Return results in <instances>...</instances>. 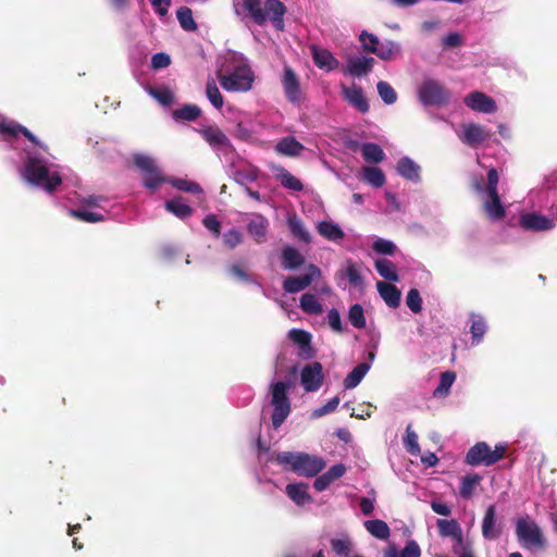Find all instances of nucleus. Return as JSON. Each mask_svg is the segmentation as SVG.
Here are the masks:
<instances>
[{"instance_id": "1", "label": "nucleus", "mask_w": 557, "mask_h": 557, "mask_svg": "<svg viewBox=\"0 0 557 557\" xmlns=\"http://www.w3.org/2000/svg\"><path fill=\"white\" fill-rule=\"evenodd\" d=\"M244 10L257 25H264L268 17L277 30H284L285 4L280 0H265L264 9L260 0H242Z\"/></svg>"}, {"instance_id": "2", "label": "nucleus", "mask_w": 557, "mask_h": 557, "mask_svg": "<svg viewBox=\"0 0 557 557\" xmlns=\"http://www.w3.org/2000/svg\"><path fill=\"white\" fill-rule=\"evenodd\" d=\"M24 176L29 183L41 186L48 191L55 190L62 183L59 173H50L46 163L36 157L27 159Z\"/></svg>"}, {"instance_id": "3", "label": "nucleus", "mask_w": 557, "mask_h": 557, "mask_svg": "<svg viewBox=\"0 0 557 557\" xmlns=\"http://www.w3.org/2000/svg\"><path fill=\"white\" fill-rule=\"evenodd\" d=\"M216 76L221 87L226 91L233 92L249 91L255 81V74L247 64L236 66L231 74H223L219 71Z\"/></svg>"}, {"instance_id": "4", "label": "nucleus", "mask_w": 557, "mask_h": 557, "mask_svg": "<svg viewBox=\"0 0 557 557\" xmlns=\"http://www.w3.org/2000/svg\"><path fill=\"white\" fill-rule=\"evenodd\" d=\"M499 175L496 169L492 168L487 172V183L485 193L487 199L483 202V209L488 219L493 221L503 220L506 215V209L500 201L498 194Z\"/></svg>"}, {"instance_id": "5", "label": "nucleus", "mask_w": 557, "mask_h": 557, "mask_svg": "<svg viewBox=\"0 0 557 557\" xmlns=\"http://www.w3.org/2000/svg\"><path fill=\"white\" fill-rule=\"evenodd\" d=\"M506 446L497 444L494 449L485 442H479L473 445L465 457V462L469 466L484 465L486 467L495 465L504 458Z\"/></svg>"}, {"instance_id": "6", "label": "nucleus", "mask_w": 557, "mask_h": 557, "mask_svg": "<svg viewBox=\"0 0 557 557\" xmlns=\"http://www.w3.org/2000/svg\"><path fill=\"white\" fill-rule=\"evenodd\" d=\"M134 163L144 172L143 184L149 190L154 191L161 184L166 182L169 183L170 178L162 174L152 158L144 154H137L134 157Z\"/></svg>"}, {"instance_id": "7", "label": "nucleus", "mask_w": 557, "mask_h": 557, "mask_svg": "<svg viewBox=\"0 0 557 557\" xmlns=\"http://www.w3.org/2000/svg\"><path fill=\"white\" fill-rule=\"evenodd\" d=\"M292 385H272L273 406L272 424L274 429H278L290 413V400L288 398V389Z\"/></svg>"}, {"instance_id": "8", "label": "nucleus", "mask_w": 557, "mask_h": 557, "mask_svg": "<svg viewBox=\"0 0 557 557\" xmlns=\"http://www.w3.org/2000/svg\"><path fill=\"white\" fill-rule=\"evenodd\" d=\"M424 106H444L450 99L449 90L438 81L425 79L418 91Z\"/></svg>"}, {"instance_id": "9", "label": "nucleus", "mask_w": 557, "mask_h": 557, "mask_svg": "<svg viewBox=\"0 0 557 557\" xmlns=\"http://www.w3.org/2000/svg\"><path fill=\"white\" fill-rule=\"evenodd\" d=\"M516 534L524 547H543L545 540L539 525L528 519H519L516 525Z\"/></svg>"}, {"instance_id": "10", "label": "nucleus", "mask_w": 557, "mask_h": 557, "mask_svg": "<svg viewBox=\"0 0 557 557\" xmlns=\"http://www.w3.org/2000/svg\"><path fill=\"white\" fill-rule=\"evenodd\" d=\"M321 275L320 269L314 264L307 267V273L299 276H287L283 281V289L288 294H296L306 289L314 278Z\"/></svg>"}, {"instance_id": "11", "label": "nucleus", "mask_w": 557, "mask_h": 557, "mask_svg": "<svg viewBox=\"0 0 557 557\" xmlns=\"http://www.w3.org/2000/svg\"><path fill=\"white\" fill-rule=\"evenodd\" d=\"M325 468V461L306 453H298L294 472L304 476H315Z\"/></svg>"}, {"instance_id": "12", "label": "nucleus", "mask_w": 557, "mask_h": 557, "mask_svg": "<svg viewBox=\"0 0 557 557\" xmlns=\"http://www.w3.org/2000/svg\"><path fill=\"white\" fill-rule=\"evenodd\" d=\"M282 86L289 102L297 104L301 102L302 92L299 78L295 71L288 65H285L283 70Z\"/></svg>"}, {"instance_id": "13", "label": "nucleus", "mask_w": 557, "mask_h": 557, "mask_svg": "<svg viewBox=\"0 0 557 557\" xmlns=\"http://www.w3.org/2000/svg\"><path fill=\"white\" fill-rule=\"evenodd\" d=\"M336 280L338 281V286H341L342 280H347L349 284L359 289H364V278L360 272V265L348 259L345 262V269L336 272Z\"/></svg>"}, {"instance_id": "14", "label": "nucleus", "mask_w": 557, "mask_h": 557, "mask_svg": "<svg viewBox=\"0 0 557 557\" xmlns=\"http://www.w3.org/2000/svg\"><path fill=\"white\" fill-rule=\"evenodd\" d=\"M492 137V133L484 126L475 123L463 125V133L460 136L462 143L470 147H478Z\"/></svg>"}, {"instance_id": "15", "label": "nucleus", "mask_w": 557, "mask_h": 557, "mask_svg": "<svg viewBox=\"0 0 557 557\" xmlns=\"http://www.w3.org/2000/svg\"><path fill=\"white\" fill-rule=\"evenodd\" d=\"M463 101L468 108L476 112L493 113L497 110L495 100L481 91L469 94Z\"/></svg>"}, {"instance_id": "16", "label": "nucleus", "mask_w": 557, "mask_h": 557, "mask_svg": "<svg viewBox=\"0 0 557 557\" xmlns=\"http://www.w3.org/2000/svg\"><path fill=\"white\" fill-rule=\"evenodd\" d=\"M520 224L529 231H546L554 226L553 220L537 213H523L520 216Z\"/></svg>"}, {"instance_id": "17", "label": "nucleus", "mask_w": 557, "mask_h": 557, "mask_svg": "<svg viewBox=\"0 0 557 557\" xmlns=\"http://www.w3.org/2000/svg\"><path fill=\"white\" fill-rule=\"evenodd\" d=\"M346 473V466L344 463H336L332 466L325 473L319 475L314 482L313 487L318 492L325 491L332 482L342 478Z\"/></svg>"}, {"instance_id": "18", "label": "nucleus", "mask_w": 557, "mask_h": 557, "mask_svg": "<svg viewBox=\"0 0 557 557\" xmlns=\"http://www.w3.org/2000/svg\"><path fill=\"white\" fill-rule=\"evenodd\" d=\"M202 138L215 149L230 148L231 141L218 126H208L200 132Z\"/></svg>"}, {"instance_id": "19", "label": "nucleus", "mask_w": 557, "mask_h": 557, "mask_svg": "<svg viewBox=\"0 0 557 557\" xmlns=\"http://www.w3.org/2000/svg\"><path fill=\"white\" fill-rule=\"evenodd\" d=\"M482 535L486 540H496L500 535V530L496 527V508L490 505L484 513L482 521Z\"/></svg>"}, {"instance_id": "20", "label": "nucleus", "mask_w": 557, "mask_h": 557, "mask_svg": "<svg viewBox=\"0 0 557 557\" xmlns=\"http://www.w3.org/2000/svg\"><path fill=\"white\" fill-rule=\"evenodd\" d=\"M343 94L345 99L359 112L366 113L369 111L370 107L361 87L355 85L352 87H344Z\"/></svg>"}, {"instance_id": "21", "label": "nucleus", "mask_w": 557, "mask_h": 557, "mask_svg": "<svg viewBox=\"0 0 557 557\" xmlns=\"http://www.w3.org/2000/svg\"><path fill=\"white\" fill-rule=\"evenodd\" d=\"M376 288L385 304L391 308H397L400 305V290L393 284L380 281Z\"/></svg>"}, {"instance_id": "22", "label": "nucleus", "mask_w": 557, "mask_h": 557, "mask_svg": "<svg viewBox=\"0 0 557 557\" xmlns=\"http://www.w3.org/2000/svg\"><path fill=\"white\" fill-rule=\"evenodd\" d=\"M436 525L442 537H451L454 542H460L463 537L462 529L456 519H438Z\"/></svg>"}, {"instance_id": "23", "label": "nucleus", "mask_w": 557, "mask_h": 557, "mask_svg": "<svg viewBox=\"0 0 557 557\" xmlns=\"http://www.w3.org/2000/svg\"><path fill=\"white\" fill-rule=\"evenodd\" d=\"M304 150L305 146L293 136L282 138L275 146L277 153L287 157L300 156Z\"/></svg>"}, {"instance_id": "24", "label": "nucleus", "mask_w": 557, "mask_h": 557, "mask_svg": "<svg viewBox=\"0 0 557 557\" xmlns=\"http://www.w3.org/2000/svg\"><path fill=\"white\" fill-rule=\"evenodd\" d=\"M285 492L287 496L298 506H302L312 502V497L308 493L307 483H292L287 484Z\"/></svg>"}, {"instance_id": "25", "label": "nucleus", "mask_w": 557, "mask_h": 557, "mask_svg": "<svg viewBox=\"0 0 557 557\" xmlns=\"http://www.w3.org/2000/svg\"><path fill=\"white\" fill-rule=\"evenodd\" d=\"M269 227V221L261 214L256 215L247 224L248 233L260 244L265 240L267 232Z\"/></svg>"}, {"instance_id": "26", "label": "nucleus", "mask_w": 557, "mask_h": 557, "mask_svg": "<svg viewBox=\"0 0 557 557\" xmlns=\"http://www.w3.org/2000/svg\"><path fill=\"white\" fill-rule=\"evenodd\" d=\"M282 265L286 270H296L305 263V257L294 247L286 246L281 253Z\"/></svg>"}, {"instance_id": "27", "label": "nucleus", "mask_w": 557, "mask_h": 557, "mask_svg": "<svg viewBox=\"0 0 557 557\" xmlns=\"http://www.w3.org/2000/svg\"><path fill=\"white\" fill-rule=\"evenodd\" d=\"M0 133L1 134H7V135H10L12 137H15L17 136L18 134H23L30 143L39 146L40 148H42V145L38 141V139L36 138V136L29 131L27 129L26 127L17 124V123H7V122H2L0 123Z\"/></svg>"}, {"instance_id": "28", "label": "nucleus", "mask_w": 557, "mask_h": 557, "mask_svg": "<svg viewBox=\"0 0 557 557\" xmlns=\"http://www.w3.org/2000/svg\"><path fill=\"white\" fill-rule=\"evenodd\" d=\"M374 59L371 57L354 58L348 61V71L352 76L367 75L372 71Z\"/></svg>"}, {"instance_id": "29", "label": "nucleus", "mask_w": 557, "mask_h": 557, "mask_svg": "<svg viewBox=\"0 0 557 557\" xmlns=\"http://www.w3.org/2000/svg\"><path fill=\"white\" fill-rule=\"evenodd\" d=\"M397 171L408 181L417 182L420 180V166L408 157H403L398 161Z\"/></svg>"}, {"instance_id": "30", "label": "nucleus", "mask_w": 557, "mask_h": 557, "mask_svg": "<svg viewBox=\"0 0 557 557\" xmlns=\"http://www.w3.org/2000/svg\"><path fill=\"white\" fill-rule=\"evenodd\" d=\"M323 367L320 362L308 363L301 370L300 383H322Z\"/></svg>"}, {"instance_id": "31", "label": "nucleus", "mask_w": 557, "mask_h": 557, "mask_svg": "<svg viewBox=\"0 0 557 557\" xmlns=\"http://www.w3.org/2000/svg\"><path fill=\"white\" fill-rule=\"evenodd\" d=\"M317 230L321 236L331 242H338L345 237L344 231L339 225L331 221H322L317 225Z\"/></svg>"}, {"instance_id": "32", "label": "nucleus", "mask_w": 557, "mask_h": 557, "mask_svg": "<svg viewBox=\"0 0 557 557\" xmlns=\"http://www.w3.org/2000/svg\"><path fill=\"white\" fill-rule=\"evenodd\" d=\"M377 273L389 282H398L399 275L395 263L388 259H379L374 263Z\"/></svg>"}, {"instance_id": "33", "label": "nucleus", "mask_w": 557, "mask_h": 557, "mask_svg": "<svg viewBox=\"0 0 557 557\" xmlns=\"http://www.w3.org/2000/svg\"><path fill=\"white\" fill-rule=\"evenodd\" d=\"M287 224L292 234L304 243L311 239L310 233L306 230L301 219L294 213L287 218Z\"/></svg>"}, {"instance_id": "34", "label": "nucleus", "mask_w": 557, "mask_h": 557, "mask_svg": "<svg viewBox=\"0 0 557 557\" xmlns=\"http://www.w3.org/2000/svg\"><path fill=\"white\" fill-rule=\"evenodd\" d=\"M481 480L482 476L476 473L462 476L460 480L459 495L465 499L471 498Z\"/></svg>"}, {"instance_id": "35", "label": "nucleus", "mask_w": 557, "mask_h": 557, "mask_svg": "<svg viewBox=\"0 0 557 557\" xmlns=\"http://www.w3.org/2000/svg\"><path fill=\"white\" fill-rule=\"evenodd\" d=\"M399 47L396 42L387 40L377 47H369L368 52L376 54L381 60H391L398 52Z\"/></svg>"}, {"instance_id": "36", "label": "nucleus", "mask_w": 557, "mask_h": 557, "mask_svg": "<svg viewBox=\"0 0 557 557\" xmlns=\"http://www.w3.org/2000/svg\"><path fill=\"white\" fill-rule=\"evenodd\" d=\"M487 325L484 318L480 314H471V326L470 333L472 336L473 344H480L483 339L484 334L486 333Z\"/></svg>"}, {"instance_id": "37", "label": "nucleus", "mask_w": 557, "mask_h": 557, "mask_svg": "<svg viewBox=\"0 0 557 557\" xmlns=\"http://www.w3.org/2000/svg\"><path fill=\"white\" fill-rule=\"evenodd\" d=\"M276 177L280 181L281 185L286 189L293 191H301L304 189V184L301 183V181L294 176L284 168H281L278 170Z\"/></svg>"}, {"instance_id": "38", "label": "nucleus", "mask_w": 557, "mask_h": 557, "mask_svg": "<svg viewBox=\"0 0 557 557\" xmlns=\"http://www.w3.org/2000/svg\"><path fill=\"white\" fill-rule=\"evenodd\" d=\"M361 153L367 162L380 163L384 160L385 153L383 149L374 143H366L361 147Z\"/></svg>"}, {"instance_id": "39", "label": "nucleus", "mask_w": 557, "mask_h": 557, "mask_svg": "<svg viewBox=\"0 0 557 557\" xmlns=\"http://www.w3.org/2000/svg\"><path fill=\"white\" fill-rule=\"evenodd\" d=\"M367 531L376 539L386 540L389 536L387 523L380 519L368 520L364 522Z\"/></svg>"}, {"instance_id": "40", "label": "nucleus", "mask_w": 557, "mask_h": 557, "mask_svg": "<svg viewBox=\"0 0 557 557\" xmlns=\"http://www.w3.org/2000/svg\"><path fill=\"white\" fill-rule=\"evenodd\" d=\"M165 209L176 215L180 219L189 218L193 213V209L182 201V198H174L165 202Z\"/></svg>"}, {"instance_id": "41", "label": "nucleus", "mask_w": 557, "mask_h": 557, "mask_svg": "<svg viewBox=\"0 0 557 557\" xmlns=\"http://www.w3.org/2000/svg\"><path fill=\"white\" fill-rule=\"evenodd\" d=\"M176 17L181 27L186 32H195L198 25L194 20L193 11L188 7H181L176 11Z\"/></svg>"}, {"instance_id": "42", "label": "nucleus", "mask_w": 557, "mask_h": 557, "mask_svg": "<svg viewBox=\"0 0 557 557\" xmlns=\"http://www.w3.org/2000/svg\"><path fill=\"white\" fill-rule=\"evenodd\" d=\"M301 310L308 314H320L323 311L322 305L319 302L315 295L306 293L300 297Z\"/></svg>"}, {"instance_id": "43", "label": "nucleus", "mask_w": 557, "mask_h": 557, "mask_svg": "<svg viewBox=\"0 0 557 557\" xmlns=\"http://www.w3.org/2000/svg\"><path fill=\"white\" fill-rule=\"evenodd\" d=\"M201 115V109L196 104H184L173 111V117L178 121H196Z\"/></svg>"}, {"instance_id": "44", "label": "nucleus", "mask_w": 557, "mask_h": 557, "mask_svg": "<svg viewBox=\"0 0 557 557\" xmlns=\"http://www.w3.org/2000/svg\"><path fill=\"white\" fill-rule=\"evenodd\" d=\"M314 64L320 69L333 70L337 65V60L327 50H313Z\"/></svg>"}, {"instance_id": "45", "label": "nucleus", "mask_w": 557, "mask_h": 557, "mask_svg": "<svg viewBox=\"0 0 557 557\" xmlns=\"http://www.w3.org/2000/svg\"><path fill=\"white\" fill-rule=\"evenodd\" d=\"M206 96L212 106L216 109H221L224 104V98L220 92L216 83L213 78H208L206 84Z\"/></svg>"}, {"instance_id": "46", "label": "nucleus", "mask_w": 557, "mask_h": 557, "mask_svg": "<svg viewBox=\"0 0 557 557\" xmlns=\"http://www.w3.org/2000/svg\"><path fill=\"white\" fill-rule=\"evenodd\" d=\"M363 180L373 187H382L385 183V175L379 168L367 166L363 168Z\"/></svg>"}, {"instance_id": "47", "label": "nucleus", "mask_w": 557, "mask_h": 557, "mask_svg": "<svg viewBox=\"0 0 557 557\" xmlns=\"http://www.w3.org/2000/svg\"><path fill=\"white\" fill-rule=\"evenodd\" d=\"M149 95L153 97L158 102L163 106H171L174 102V95L170 88L165 86L150 87L148 90Z\"/></svg>"}, {"instance_id": "48", "label": "nucleus", "mask_w": 557, "mask_h": 557, "mask_svg": "<svg viewBox=\"0 0 557 557\" xmlns=\"http://www.w3.org/2000/svg\"><path fill=\"white\" fill-rule=\"evenodd\" d=\"M348 319L351 325L356 329L366 327V317L361 305L355 304L349 308Z\"/></svg>"}, {"instance_id": "49", "label": "nucleus", "mask_w": 557, "mask_h": 557, "mask_svg": "<svg viewBox=\"0 0 557 557\" xmlns=\"http://www.w3.org/2000/svg\"><path fill=\"white\" fill-rule=\"evenodd\" d=\"M169 183L177 188L178 190L190 193V194H200L202 193L201 186L191 181L183 180V178H170Z\"/></svg>"}, {"instance_id": "50", "label": "nucleus", "mask_w": 557, "mask_h": 557, "mask_svg": "<svg viewBox=\"0 0 557 557\" xmlns=\"http://www.w3.org/2000/svg\"><path fill=\"white\" fill-rule=\"evenodd\" d=\"M376 88L380 97L386 104H393L396 102L397 94L387 82H379Z\"/></svg>"}, {"instance_id": "51", "label": "nucleus", "mask_w": 557, "mask_h": 557, "mask_svg": "<svg viewBox=\"0 0 557 557\" xmlns=\"http://www.w3.org/2000/svg\"><path fill=\"white\" fill-rule=\"evenodd\" d=\"M289 338L299 345L300 348L306 349L310 347L311 334L305 330L293 329L289 331Z\"/></svg>"}, {"instance_id": "52", "label": "nucleus", "mask_w": 557, "mask_h": 557, "mask_svg": "<svg viewBox=\"0 0 557 557\" xmlns=\"http://www.w3.org/2000/svg\"><path fill=\"white\" fill-rule=\"evenodd\" d=\"M370 369V364L361 362L345 377L343 383H360Z\"/></svg>"}, {"instance_id": "53", "label": "nucleus", "mask_w": 557, "mask_h": 557, "mask_svg": "<svg viewBox=\"0 0 557 557\" xmlns=\"http://www.w3.org/2000/svg\"><path fill=\"white\" fill-rule=\"evenodd\" d=\"M406 304L413 313H420L422 311V298L417 288H411L407 293Z\"/></svg>"}, {"instance_id": "54", "label": "nucleus", "mask_w": 557, "mask_h": 557, "mask_svg": "<svg viewBox=\"0 0 557 557\" xmlns=\"http://www.w3.org/2000/svg\"><path fill=\"white\" fill-rule=\"evenodd\" d=\"M373 250L380 255L393 256L397 249L396 245L383 238H377L372 245Z\"/></svg>"}, {"instance_id": "55", "label": "nucleus", "mask_w": 557, "mask_h": 557, "mask_svg": "<svg viewBox=\"0 0 557 557\" xmlns=\"http://www.w3.org/2000/svg\"><path fill=\"white\" fill-rule=\"evenodd\" d=\"M332 549L339 556H347L351 550V542L348 537L331 540Z\"/></svg>"}, {"instance_id": "56", "label": "nucleus", "mask_w": 557, "mask_h": 557, "mask_svg": "<svg viewBox=\"0 0 557 557\" xmlns=\"http://www.w3.org/2000/svg\"><path fill=\"white\" fill-rule=\"evenodd\" d=\"M72 215L76 216L81 221L88 222V223H95L103 221V215L98 212H91L84 209H78L72 211Z\"/></svg>"}, {"instance_id": "57", "label": "nucleus", "mask_w": 557, "mask_h": 557, "mask_svg": "<svg viewBox=\"0 0 557 557\" xmlns=\"http://www.w3.org/2000/svg\"><path fill=\"white\" fill-rule=\"evenodd\" d=\"M243 242L242 233L236 228H231L223 235V243L230 249H234Z\"/></svg>"}, {"instance_id": "58", "label": "nucleus", "mask_w": 557, "mask_h": 557, "mask_svg": "<svg viewBox=\"0 0 557 557\" xmlns=\"http://www.w3.org/2000/svg\"><path fill=\"white\" fill-rule=\"evenodd\" d=\"M338 404H339V397L335 396V397L331 398L325 405L314 409L312 412V417L320 418L325 414H329L336 410Z\"/></svg>"}, {"instance_id": "59", "label": "nucleus", "mask_w": 557, "mask_h": 557, "mask_svg": "<svg viewBox=\"0 0 557 557\" xmlns=\"http://www.w3.org/2000/svg\"><path fill=\"white\" fill-rule=\"evenodd\" d=\"M297 457H298V453L281 451V453L276 454L275 461L280 465L289 466L290 470L294 472Z\"/></svg>"}, {"instance_id": "60", "label": "nucleus", "mask_w": 557, "mask_h": 557, "mask_svg": "<svg viewBox=\"0 0 557 557\" xmlns=\"http://www.w3.org/2000/svg\"><path fill=\"white\" fill-rule=\"evenodd\" d=\"M202 223L205 227L214 235V237H219L221 235V223L214 214L207 215Z\"/></svg>"}, {"instance_id": "61", "label": "nucleus", "mask_w": 557, "mask_h": 557, "mask_svg": "<svg viewBox=\"0 0 557 557\" xmlns=\"http://www.w3.org/2000/svg\"><path fill=\"white\" fill-rule=\"evenodd\" d=\"M453 550L458 557H474L470 544L466 543L463 537L460 542H454Z\"/></svg>"}, {"instance_id": "62", "label": "nucleus", "mask_w": 557, "mask_h": 557, "mask_svg": "<svg viewBox=\"0 0 557 557\" xmlns=\"http://www.w3.org/2000/svg\"><path fill=\"white\" fill-rule=\"evenodd\" d=\"M421 550L414 541H409L403 548L399 557H420ZM391 557H397L396 553Z\"/></svg>"}, {"instance_id": "63", "label": "nucleus", "mask_w": 557, "mask_h": 557, "mask_svg": "<svg viewBox=\"0 0 557 557\" xmlns=\"http://www.w3.org/2000/svg\"><path fill=\"white\" fill-rule=\"evenodd\" d=\"M171 64V58L164 52H158L152 55L151 65L153 69H163Z\"/></svg>"}, {"instance_id": "64", "label": "nucleus", "mask_w": 557, "mask_h": 557, "mask_svg": "<svg viewBox=\"0 0 557 557\" xmlns=\"http://www.w3.org/2000/svg\"><path fill=\"white\" fill-rule=\"evenodd\" d=\"M230 273L243 282H253L250 274L240 264H233L230 268Z\"/></svg>"}]
</instances>
